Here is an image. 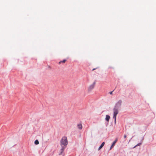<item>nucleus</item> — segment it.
Wrapping results in <instances>:
<instances>
[{"instance_id": "20e7f679", "label": "nucleus", "mask_w": 156, "mask_h": 156, "mask_svg": "<svg viewBox=\"0 0 156 156\" xmlns=\"http://www.w3.org/2000/svg\"><path fill=\"white\" fill-rule=\"evenodd\" d=\"M117 140H118V139L116 138V140L113 142L112 145H111V146L110 148V150H111L112 149V148H113L114 147L115 144L116 143V142L117 141Z\"/></svg>"}, {"instance_id": "423d86ee", "label": "nucleus", "mask_w": 156, "mask_h": 156, "mask_svg": "<svg viewBox=\"0 0 156 156\" xmlns=\"http://www.w3.org/2000/svg\"><path fill=\"white\" fill-rule=\"evenodd\" d=\"M78 128L80 129H82L83 127L81 123L78 124L77 125Z\"/></svg>"}, {"instance_id": "9d476101", "label": "nucleus", "mask_w": 156, "mask_h": 156, "mask_svg": "<svg viewBox=\"0 0 156 156\" xmlns=\"http://www.w3.org/2000/svg\"><path fill=\"white\" fill-rule=\"evenodd\" d=\"M66 61V59H64L62 61H61L59 62V64H60L62 62L63 63H65Z\"/></svg>"}, {"instance_id": "6e6552de", "label": "nucleus", "mask_w": 156, "mask_h": 156, "mask_svg": "<svg viewBox=\"0 0 156 156\" xmlns=\"http://www.w3.org/2000/svg\"><path fill=\"white\" fill-rule=\"evenodd\" d=\"M110 117L109 115H107L106 116L105 120L108 122Z\"/></svg>"}, {"instance_id": "f257e3e1", "label": "nucleus", "mask_w": 156, "mask_h": 156, "mask_svg": "<svg viewBox=\"0 0 156 156\" xmlns=\"http://www.w3.org/2000/svg\"><path fill=\"white\" fill-rule=\"evenodd\" d=\"M122 101L121 100H119L116 104L115 106L113 108V118L115 120V123H116V115L118 113V110L120 108L122 103Z\"/></svg>"}, {"instance_id": "ddd939ff", "label": "nucleus", "mask_w": 156, "mask_h": 156, "mask_svg": "<svg viewBox=\"0 0 156 156\" xmlns=\"http://www.w3.org/2000/svg\"><path fill=\"white\" fill-rule=\"evenodd\" d=\"M113 92V91H111V92H109V93L110 94H112Z\"/></svg>"}, {"instance_id": "1a4fd4ad", "label": "nucleus", "mask_w": 156, "mask_h": 156, "mask_svg": "<svg viewBox=\"0 0 156 156\" xmlns=\"http://www.w3.org/2000/svg\"><path fill=\"white\" fill-rule=\"evenodd\" d=\"M39 142L38 140H36L34 141V144L36 145H37L39 144Z\"/></svg>"}, {"instance_id": "4468645a", "label": "nucleus", "mask_w": 156, "mask_h": 156, "mask_svg": "<svg viewBox=\"0 0 156 156\" xmlns=\"http://www.w3.org/2000/svg\"><path fill=\"white\" fill-rule=\"evenodd\" d=\"M97 68H94V69H92V70H93V71H94V70H95V69H97Z\"/></svg>"}, {"instance_id": "f03ea898", "label": "nucleus", "mask_w": 156, "mask_h": 156, "mask_svg": "<svg viewBox=\"0 0 156 156\" xmlns=\"http://www.w3.org/2000/svg\"><path fill=\"white\" fill-rule=\"evenodd\" d=\"M61 145H63L64 146H66L68 144L67 140V137H63L62 138L61 141Z\"/></svg>"}, {"instance_id": "39448f33", "label": "nucleus", "mask_w": 156, "mask_h": 156, "mask_svg": "<svg viewBox=\"0 0 156 156\" xmlns=\"http://www.w3.org/2000/svg\"><path fill=\"white\" fill-rule=\"evenodd\" d=\"M65 148L62 146V148L60 149V152L59 153V155H61L63 153Z\"/></svg>"}, {"instance_id": "9b49d317", "label": "nucleus", "mask_w": 156, "mask_h": 156, "mask_svg": "<svg viewBox=\"0 0 156 156\" xmlns=\"http://www.w3.org/2000/svg\"><path fill=\"white\" fill-rule=\"evenodd\" d=\"M141 144V143H139L138 144H137L135 146H134L133 148H135V147H136V146H140Z\"/></svg>"}, {"instance_id": "7ed1b4c3", "label": "nucleus", "mask_w": 156, "mask_h": 156, "mask_svg": "<svg viewBox=\"0 0 156 156\" xmlns=\"http://www.w3.org/2000/svg\"><path fill=\"white\" fill-rule=\"evenodd\" d=\"M96 81L95 80L93 84L89 86L88 87V90L89 91H90L94 88L96 84Z\"/></svg>"}, {"instance_id": "f8f14e48", "label": "nucleus", "mask_w": 156, "mask_h": 156, "mask_svg": "<svg viewBox=\"0 0 156 156\" xmlns=\"http://www.w3.org/2000/svg\"><path fill=\"white\" fill-rule=\"evenodd\" d=\"M124 138H126V134L124 135Z\"/></svg>"}, {"instance_id": "0eeeda50", "label": "nucleus", "mask_w": 156, "mask_h": 156, "mask_svg": "<svg viewBox=\"0 0 156 156\" xmlns=\"http://www.w3.org/2000/svg\"><path fill=\"white\" fill-rule=\"evenodd\" d=\"M105 144V143L104 142H103V143H102L101 144V145L98 148V150L99 151L100 149H101L102 148V147H103Z\"/></svg>"}]
</instances>
